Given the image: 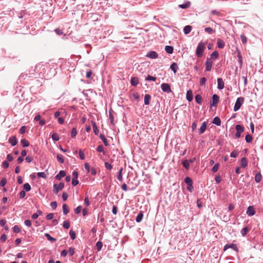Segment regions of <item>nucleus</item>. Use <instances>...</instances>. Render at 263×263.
<instances>
[{"label": "nucleus", "instance_id": "nucleus-15", "mask_svg": "<svg viewBox=\"0 0 263 263\" xmlns=\"http://www.w3.org/2000/svg\"><path fill=\"white\" fill-rule=\"evenodd\" d=\"M151 99V95H148V94H146L144 96V104L146 105H149V103H150Z\"/></svg>", "mask_w": 263, "mask_h": 263}, {"label": "nucleus", "instance_id": "nucleus-11", "mask_svg": "<svg viewBox=\"0 0 263 263\" xmlns=\"http://www.w3.org/2000/svg\"><path fill=\"white\" fill-rule=\"evenodd\" d=\"M224 87V83L221 78L217 79V88L218 89H222Z\"/></svg>", "mask_w": 263, "mask_h": 263}, {"label": "nucleus", "instance_id": "nucleus-47", "mask_svg": "<svg viewBox=\"0 0 263 263\" xmlns=\"http://www.w3.org/2000/svg\"><path fill=\"white\" fill-rule=\"evenodd\" d=\"M145 80L146 81H155L156 80V78L155 77H153V76H149L148 75L145 79Z\"/></svg>", "mask_w": 263, "mask_h": 263}, {"label": "nucleus", "instance_id": "nucleus-9", "mask_svg": "<svg viewBox=\"0 0 263 263\" xmlns=\"http://www.w3.org/2000/svg\"><path fill=\"white\" fill-rule=\"evenodd\" d=\"M8 141L12 146L16 145L18 142L15 136L10 137Z\"/></svg>", "mask_w": 263, "mask_h": 263}, {"label": "nucleus", "instance_id": "nucleus-51", "mask_svg": "<svg viewBox=\"0 0 263 263\" xmlns=\"http://www.w3.org/2000/svg\"><path fill=\"white\" fill-rule=\"evenodd\" d=\"M20 230H20V227L17 225H15L13 227V231L14 232V233H19L20 232Z\"/></svg>", "mask_w": 263, "mask_h": 263}, {"label": "nucleus", "instance_id": "nucleus-12", "mask_svg": "<svg viewBox=\"0 0 263 263\" xmlns=\"http://www.w3.org/2000/svg\"><path fill=\"white\" fill-rule=\"evenodd\" d=\"M186 98L187 100L189 102H191L193 100V92L191 89L188 90L187 91Z\"/></svg>", "mask_w": 263, "mask_h": 263}, {"label": "nucleus", "instance_id": "nucleus-24", "mask_svg": "<svg viewBox=\"0 0 263 263\" xmlns=\"http://www.w3.org/2000/svg\"><path fill=\"white\" fill-rule=\"evenodd\" d=\"M62 209L64 215H66L69 213V210L66 204H64L63 205Z\"/></svg>", "mask_w": 263, "mask_h": 263}, {"label": "nucleus", "instance_id": "nucleus-42", "mask_svg": "<svg viewBox=\"0 0 263 263\" xmlns=\"http://www.w3.org/2000/svg\"><path fill=\"white\" fill-rule=\"evenodd\" d=\"M63 227L66 229H68L70 227V222L69 221L66 220L63 222Z\"/></svg>", "mask_w": 263, "mask_h": 263}, {"label": "nucleus", "instance_id": "nucleus-6", "mask_svg": "<svg viewBox=\"0 0 263 263\" xmlns=\"http://www.w3.org/2000/svg\"><path fill=\"white\" fill-rule=\"evenodd\" d=\"M231 248L233 250L238 252V249L237 247V246L234 243H228L226 244L223 248V250L226 251L227 249Z\"/></svg>", "mask_w": 263, "mask_h": 263}, {"label": "nucleus", "instance_id": "nucleus-57", "mask_svg": "<svg viewBox=\"0 0 263 263\" xmlns=\"http://www.w3.org/2000/svg\"><path fill=\"white\" fill-rule=\"evenodd\" d=\"M7 183V179L6 178H3L0 182V185L2 186H4Z\"/></svg>", "mask_w": 263, "mask_h": 263}, {"label": "nucleus", "instance_id": "nucleus-48", "mask_svg": "<svg viewBox=\"0 0 263 263\" xmlns=\"http://www.w3.org/2000/svg\"><path fill=\"white\" fill-rule=\"evenodd\" d=\"M102 246H103V245H102V243L101 241H99L96 243V247L97 248V250L98 251H99L101 250Z\"/></svg>", "mask_w": 263, "mask_h": 263}, {"label": "nucleus", "instance_id": "nucleus-56", "mask_svg": "<svg viewBox=\"0 0 263 263\" xmlns=\"http://www.w3.org/2000/svg\"><path fill=\"white\" fill-rule=\"evenodd\" d=\"M20 198L23 199L26 196V192L24 191H21L19 193Z\"/></svg>", "mask_w": 263, "mask_h": 263}, {"label": "nucleus", "instance_id": "nucleus-53", "mask_svg": "<svg viewBox=\"0 0 263 263\" xmlns=\"http://www.w3.org/2000/svg\"><path fill=\"white\" fill-rule=\"evenodd\" d=\"M104 165L106 168L108 170H111L112 168V165L107 162H105Z\"/></svg>", "mask_w": 263, "mask_h": 263}, {"label": "nucleus", "instance_id": "nucleus-19", "mask_svg": "<svg viewBox=\"0 0 263 263\" xmlns=\"http://www.w3.org/2000/svg\"><path fill=\"white\" fill-rule=\"evenodd\" d=\"M143 213L142 211H140L137 215V217H136V221L137 222H140L142 221V218H143Z\"/></svg>", "mask_w": 263, "mask_h": 263}, {"label": "nucleus", "instance_id": "nucleus-36", "mask_svg": "<svg viewBox=\"0 0 263 263\" xmlns=\"http://www.w3.org/2000/svg\"><path fill=\"white\" fill-rule=\"evenodd\" d=\"M51 138L54 141H58L59 140V136L56 133H53L51 135Z\"/></svg>", "mask_w": 263, "mask_h": 263}, {"label": "nucleus", "instance_id": "nucleus-46", "mask_svg": "<svg viewBox=\"0 0 263 263\" xmlns=\"http://www.w3.org/2000/svg\"><path fill=\"white\" fill-rule=\"evenodd\" d=\"M77 128L76 127H73L72 130H71V137L72 138H73L74 137H76V136L77 135Z\"/></svg>", "mask_w": 263, "mask_h": 263}, {"label": "nucleus", "instance_id": "nucleus-5", "mask_svg": "<svg viewBox=\"0 0 263 263\" xmlns=\"http://www.w3.org/2000/svg\"><path fill=\"white\" fill-rule=\"evenodd\" d=\"M161 88L162 91L164 92L169 93L172 92L171 87L170 85L167 83H162L161 85Z\"/></svg>", "mask_w": 263, "mask_h": 263}, {"label": "nucleus", "instance_id": "nucleus-26", "mask_svg": "<svg viewBox=\"0 0 263 263\" xmlns=\"http://www.w3.org/2000/svg\"><path fill=\"white\" fill-rule=\"evenodd\" d=\"M237 58L239 64L241 65L242 64V57L241 55L240 51H238L237 53Z\"/></svg>", "mask_w": 263, "mask_h": 263}, {"label": "nucleus", "instance_id": "nucleus-49", "mask_svg": "<svg viewBox=\"0 0 263 263\" xmlns=\"http://www.w3.org/2000/svg\"><path fill=\"white\" fill-rule=\"evenodd\" d=\"M219 163H216V164H215V165L213 166V167H212V172H213V173H215V172H216L218 171V168H219Z\"/></svg>", "mask_w": 263, "mask_h": 263}, {"label": "nucleus", "instance_id": "nucleus-60", "mask_svg": "<svg viewBox=\"0 0 263 263\" xmlns=\"http://www.w3.org/2000/svg\"><path fill=\"white\" fill-rule=\"evenodd\" d=\"M84 203L86 205V206H88L90 205V201L89 200V199H88V197H86L85 198V199H84Z\"/></svg>", "mask_w": 263, "mask_h": 263}, {"label": "nucleus", "instance_id": "nucleus-7", "mask_svg": "<svg viewBox=\"0 0 263 263\" xmlns=\"http://www.w3.org/2000/svg\"><path fill=\"white\" fill-rule=\"evenodd\" d=\"M246 213L249 216H253L255 214L254 206L252 205L249 206L247 210Z\"/></svg>", "mask_w": 263, "mask_h": 263}, {"label": "nucleus", "instance_id": "nucleus-32", "mask_svg": "<svg viewBox=\"0 0 263 263\" xmlns=\"http://www.w3.org/2000/svg\"><path fill=\"white\" fill-rule=\"evenodd\" d=\"M92 127L95 134L96 135H98L99 131L97 126V124L95 122H92Z\"/></svg>", "mask_w": 263, "mask_h": 263}, {"label": "nucleus", "instance_id": "nucleus-39", "mask_svg": "<svg viewBox=\"0 0 263 263\" xmlns=\"http://www.w3.org/2000/svg\"><path fill=\"white\" fill-rule=\"evenodd\" d=\"M184 182L187 185H190V184H193L192 180L189 177H186L185 178Z\"/></svg>", "mask_w": 263, "mask_h": 263}, {"label": "nucleus", "instance_id": "nucleus-63", "mask_svg": "<svg viewBox=\"0 0 263 263\" xmlns=\"http://www.w3.org/2000/svg\"><path fill=\"white\" fill-rule=\"evenodd\" d=\"M24 224L28 227H30L31 226V221L30 220H26L24 221Z\"/></svg>", "mask_w": 263, "mask_h": 263}, {"label": "nucleus", "instance_id": "nucleus-52", "mask_svg": "<svg viewBox=\"0 0 263 263\" xmlns=\"http://www.w3.org/2000/svg\"><path fill=\"white\" fill-rule=\"evenodd\" d=\"M206 82V79L205 77H202L200 79V85L201 86H204L205 85Z\"/></svg>", "mask_w": 263, "mask_h": 263}, {"label": "nucleus", "instance_id": "nucleus-10", "mask_svg": "<svg viewBox=\"0 0 263 263\" xmlns=\"http://www.w3.org/2000/svg\"><path fill=\"white\" fill-rule=\"evenodd\" d=\"M146 57L149 58L154 59L158 57V54L154 51H151L147 53Z\"/></svg>", "mask_w": 263, "mask_h": 263}, {"label": "nucleus", "instance_id": "nucleus-17", "mask_svg": "<svg viewBox=\"0 0 263 263\" xmlns=\"http://www.w3.org/2000/svg\"><path fill=\"white\" fill-rule=\"evenodd\" d=\"M212 123L217 126H220L221 125V120L218 117H215L212 121Z\"/></svg>", "mask_w": 263, "mask_h": 263}, {"label": "nucleus", "instance_id": "nucleus-20", "mask_svg": "<svg viewBox=\"0 0 263 263\" xmlns=\"http://www.w3.org/2000/svg\"><path fill=\"white\" fill-rule=\"evenodd\" d=\"M217 46L219 48L222 49L224 47L225 43L221 39H218L217 40Z\"/></svg>", "mask_w": 263, "mask_h": 263}, {"label": "nucleus", "instance_id": "nucleus-40", "mask_svg": "<svg viewBox=\"0 0 263 263\" xmlns=\"http://www.w3.org/2000/svg\"><path fill=\"white\" fill-rule=\"evenodd\" d=\"M218 57V53L217 51H214L210 55V59H216Z\"/></svg>", "mask_w": 263, "mask_h": 263}, {"label": "nucleus", "instance_id": "nucleus-59", "mask_svg": "<svg viewBox=\"0 0 263 263\" xmlns=\"http://www.w3.org/2000/svg\"><path fill=\"white\" fill-rule=\"evenodd\" d=\"M50 206L52 209L54 210L57 207V203L56 201H52L50 203Z\"/></svg>", "mask_w": 263, "mask_h": 263}, {"label": "nucleus", "instance_id": "nucleus-4", "mask_svg": "<svg viewBox=\"0 0 263 263\" xmlns=\"http://www.w3.org/2000/svg\"><path fill=\"white\" fill-rule=\"evenodd\" d=\"M64 187V183L60 182L59 184H54L53 185V192L55 194L58 193L60 190L63 189Z\"/></svg>", "mask_w": 263, "mask_h": 263}, {"label": "nucleus", "instance_id": "nucleus-41", "mask_svg": "<svg viewBox=\"0 0 263 263\" xmlns=\"http://www.w3.org/2000/svg\"><path fill=\"white\" fill-rule=\"evenodd\" d=\"M109 120H110V123L112 124H114V116L112 114V113H111L110 110L109 111Z\"/></svg>", "mask_w": 263, "mask_h": 263}, {"label": "nucleus", "instance_id": "nucleus-54", "mask_svg": "<svg viewBox=\"0 0 263 263\" xmlns=\"http://www.w3.org/2000/svg\"><path fill=\"white\" fill-rule=\"evenodd\" d=\"M75 249L74 248H72V247H70L69 248V250H68V252H69V254L70 256H72L74 252H75Z\"/></svg>", "mask_w": 263, "mask_h": 263}, {"label": "nucleus", "instance_id": "nucleus-44", "mask_svg": "<svg viewBox=\"0 0 263 263\" xmlns=\"http://www.w3.org/2000/svg\"><path fill=\"white\" fill-rule=\"evenodd\" d=\"M69 235H70V238L72 240L75 239V238L76 237V235L75 232H74L73 230H71L69 231Z\"/></svg>", "mask_w": 263, "mask_h": 263}, {"label": "nucleus", "instance_id": "nucleus-43", "mask_svg": "<svg viewBox=\"0 0 263 263\" xmlns=\"http://www.w3.org/2000/svg\"><path fill=\"white\" fill-rule=\"evenodd\" d=\"M248 231V229L247 227L243 228L240 231V233L242 236H245L247 234V233Z\"/></svg>", "mask_w": 263, "mask_h": 263}, {"label": "nucleus", "instance_id": "nucleus-22", "mask_svg": "<svg viewBox=\"0 0 263 263\" xmlns=\"http://www.w3.org/2000/svg\"><path fill=\"white\" fill-rule=\"evenodd\" d=\"M261 178H262V176H261L260 172L256 174V175L255 176V181L257 183L261 181Z\"/></svg>", "mask_w": 263, "mask_h": 263}, {"label": "nucleus", "instance_id": "nucleus-58", "mask_svg": "<svg viewBox=\"0 0 263 263\" xmlns=\"http://www.w3.org/2000/svg\"><path fill=\"white\" fill-rule=\"evenodd\" d=\"M79 180L77 179L72 178V184L73 186H76L79 184Z\"/></svg>", "mask_w": 263, "mask_h": 263}, {"label": "nucleus", "instance_id": "nucleus-38", "mask_svg": "<svg viewBox=\"0 0 263 263\" xmlns=\"http://www.w3.org/2000/svg\"><path fill=\"white\" fill-rule=\"evenodd\" d=\"M253 139L252 136L250 134H247L246 136L245 140L247 143H250Z\"/></svg>", "mask_w": 263, "mask_h": 263}, {"label": "nucleus", "instance_id": "nucleus-14", "mask_svg": "<svg viewBox=\"0 0 263 263\" xmlns=\"http://www.w3.org/2000/svg\"><path fill=\"white\" fill-rule=\"evenodd\" d=\"M139 83V79L137 77H133L130 79V84L133 86H136Z\"/></svg>", "mask_w": 263, "mask_h": 263}, {"label": "nucleus", "instance_id": "nucleus-23", "mask_svg": "<svg viewBox=\"0 0 263 263\" xmlns=\"http://www.w3.org/2000/svg\"><path fill=\"white\" fill-rule=\"evenodd\" d=\"M45 236L46 237L48 240L54 242L56 241L57 239L55 238L52 237L50 234L48 233H45Z\"/></svg>", "mask_w": 263, "mask_h": 263}, {"label": "nucleus", "instance_id": "nucleus-35", "mask_svg": "<svg viewBox=\"0 0 263 263\" xmlns=\"http://www.w3.org/2000/svg\"><path fill=\"white\" fill-rule=\"evenodd\" d=\"M23 188L27 192L30 191L31 189V186L28 183H25L24 184Z\"/></svg>", "mask_w": 263, "mask_h": 263}, {"label": "nucleus", "instance_id": "nucleus-31", "mask_svg": "<svg viewBox=\"0 0 263 263\" xmlns=\"http://www.w3.org/2000/svg\"><path fill=\"white\" fill-rule=\"evenodd\" d=\"M100 138L102 140V141L103 142V143L105 146H108L109 144H108L107 140L104 135H103V134H100Z\"/></svg>", "mask_w": 263, "mask_h": 263}, {"label": "nucleus", "instance_id": "nucleus-1", "mask_svg": "<svg viewBox=\"0 0 263 263\" xmlns=\"http://www.w3.org/2000/svg\"><path fill=\"white\" fill-rule=\"evenodd\" d=\"M204 49L205 44L202 42H200L198 44L196 50V54L198 57H200L202 55Z\"/></svg>", "mask_w": 263, "mask_h": 263}, {"label": "nucleus", "instance_id": "nucleus-64", "mask_svg": "<svg viewBox=\"0 0 263 263\" xmlns=\"http://www.w3.org/2000/svg\"><path fill=\"white\" fill-rule=\"evenodd\" d=\"M91 76H92V72H91V71L90 70H88L86 72V78H88V79H90L91 78Z\"/></svg>", "mask_w": 263, "mask_h": 263}, {"label": "nucleus", "instance_id": "nucleus-50", "mask_svg": "<svg viewBox=\"0 0 263 263\" xmlns=\"http://www.w3.org/2000/svg\"><path fill=\"white\" fill-rule=\"evenodd\" d=\"M97 151L98 152H102L104 155L105 154L103 146L102 145H100L98 146V147L97 148Z\"/></svg>", "mask_w": 263, "mask_h": 263}, {"label": "nucleus", "instance_id": "nucleus-8", "mask_svg": "<svg viewBox=\"0 0 263 263\" xmlns=\"http://www.w3.org/2000/svg\"><path fill=\"white\" fill-rule=\"evenodd\" d=\"M219 97L217 95L214 94L212 96V102L211 104V106H216L218 102Z\"/></svg>", "mask_w": 263, "mask_h": 263}, {"label": "nucleus", "instance_id": "nucleus-37", "mask_svg": "<svg viewBox=\"0 0 263 263\" xmlns=\"http://www.w3.org/2000/svg\"><path fill=\"white\" fill-rule=\"evenodd\" d=\"M57 158L60 163H63L64 162V159L62 155L58 154L57 155Z\"/></svg>", "mask_w": 263, "mask_h": 263}, {"label": "nucleus", "instance_id": "nucleus-30", "mask_svg": "<svg viewBox=\"0 0 263 263\" xmlns=\"http://www.w3.org/2000/svg\"><path fill=\"white\" fill-rule=\"evenodd\" d=\"M123 170V167H121L118 172V175H117V178L120 181H122V179H123L122 174Z\"/></svg>", "mask_w": 263, "mask_h": 263}, {"label": "nucleus", "instance_id": "nucleus-61", "mask_svg": "<svg viewBox=\"0 0 263 263\" xmlns=\"http://www.w3.org/2000/svg\"><path fill=\"white\" fill-rule=\"evenodd\" d=\"M55 33L58 35H62L63 34V31L62 30L60 29L59 28H57L54 30Z\"/></svg>", "mask_w": 263, "mask_h": 263}, {"label": "nucleus", "instance_id": "nucleus-34", "mask_svg": "<svg viewBox=\"0 0 263 263\" xmlns=\"http://www.w3.org/2000/svg\"><path fill=\"white\" fill-rule=\"evenodd\" d=\"M204 31L209 34H212L215 32V31L211 27H205Z\"/></svg>", "mask_w": 263, "mask_h": 263}, {"label": "nucleus", "instance_id": "nucleus-3", "mask_svg": "<svg viewBox=\"0 0 263 263\" xmlns=\"http://www.w3.org/2000/svg\"><path fill=\"white\" fill-rule=\"evenodd\" d=\"M235 128L236 133L235 134V137L236 138H239L241 137V133L244 132L245 128L243 126L240 124H237L235 126Z\"/></svg>", "mask_w": 263, "mask_h": 263}, {"label": "nucleus", "instance_id": "nucleus-62", "mask_svg": "<svg viewBox=\"0 0 263 263\" xmlns=\"http://www.w3.org/2000/svg\"><path fill=\"white\" fill-rule=\"evenodd\" d=\"M81 209H82L81 206H78L74 210L75 213H76L77 214H79L81 211Z\"/></svg>", "mask_w": 263, "mask_h": 263}, {"label": "nucleus", "instance_id": "nucleus-18", "mask_svg": "<svg viewBox=\"0 0 263 263\" xmlns=\"http://www.w3.org/2000/svg\"><path fill=\"white\" fill-rule=\"evenodd\" d=\"M195 101L199 104H201L202 102V98L200 95L197 94L195 97Z\"/></svg>", "mask_w": 263, "mask_h": 263}, {"label": "nucleus", "instance_id": "nucleus-16", "mask_svg": "<svg viewBox=\"0 0 263 263\" xmlns=\"http://www.w3.org/2000/svg\"><path fill=\"white\" fill-rule=\"evenodd\" d=\"M206 127L207 124L206 122L204 121L202 123L200 127V134L203 133L205 131Z\"/></svg>", "mask_w": 263, "mask_h": 263}, {"label": "nucleus", "instance_id": "nucleus-13", "mask_svg": "<svg viewBox=\"0 0 263 263\" xmlns=\"http://www.w3.org/2000/svg\"><path fill=\"white\" fill-rule=\"evenodd\" d=\"M66 176V172L64 171L61 170L59 172V174L55 176L56 179L60 180L62 177Z\"/></svg>", "mask_w": 263, "mask_h": 263}, {"label": "nucleus", "instance_id": "nucleus-28", "mask_svg": "<svg viewBox=\"0 0 263 263\" xmlns=\"http://www.w3.org/2000/svg\"><path fill=\"white\" fill-rule=\"evenodd\" d=\"M182 164L183 166H184V167L186 170H188L189 168V167H190V163H189V160H187L186 159L183 160L182 162Z\"/></svg>", "mask_w": 263, "mask_h": 263}, {"label": "nucleus", "instance_id": "nucleus-21", "mask_svg": "<svg viewBox=\"0 0 263 263\" xmlns=\"http://www.w3.org/2000/svg\"><path fill=\"white\" fill-rule=\"evenodd\" d=\"M192 30V27L190 25L185 26L183 28V32L185 34H189Z\"/></svg>", "mask_w": 263, "mask_h": 263}, {"label": "nucleus", "instance_id": "nucleus-25", "mask_svg": "<svg viewBox=\"0 0 263 263\" xmlns=\"http://www.w3.org/2000/svg\"><path fill=\"white\" fill-rule=\"evenodd\" d=\"M247 166V161L245 157H243L241 159V167L245 168Z\"/></svg>", "mask_w": 263, "mask_h": 263}, {"label": "nucleus", "instance_id": "nucleus-33", "mask_svg": "<svg viewBox=\"0 0 263 263\" xmlns=\"http://www.w3.org/2000/svg\"><path fill=\"white\" fill-rule=\"evenodd\" d=\"M21 142L24 147H28L29 145V142L25 139H21Z\"/></svg>", "mask_w": 263, "mask_h": 263}, {"label": "nucleus", "instance_id": "nucleus-29", "mask_svg": "<svg viewBox=\"0 0 263 263\" xmlns=\"http://www.w3.org/2000/svg\"><path fill=\"white\" fill-rule=\"evenodd\" d=\"M191 5V3L190 2H187L185 4H180L179 5V7L182 9H186L190 7Z\"/></svg>", "mask_w": 263, "mask_h": 263}, {"label": "nucleus", "instance_id": "nucleus-45", "mask_svg": "<svg viewBox=\"0 0 263 263\" xmlns=\"http://www.w3.org/2000/svg\"><path fill=\"white\" fill-rule=\"evenodd\" d=\"M37 176L38 177H41L43 178H46L47 175L45 172H38L37 173Z\"/></svg>", "mask_w": 263, "mask_h": 263}, {"label": "nucleus", "instance_id": "nucleus-2", "mask_svg": "<svg viewBox=\"0 0 263 263\" xmlns=\"http://www.w3.org/2000/svg\"><path fill=\"white\" fill-rule=\"evenodd\" d=\"M244 98L243 97H239L237 99L234 106V111H237L241 107L244 102Z\"/></svg>", "mask_w": 263, "mask_h": 263}, {"label": "nucleus", "instance_id": "nucleus-55", "mask_svg": "<svg viewBox=\"0 0 263 263\" xmlns=\"http://www.w3.org/2000/svg\"><path fill=\"white\" fill-rule=\"evenodd\" d=\"M9 163L7 161H4L3 162H2V166L4 168H7L9 167Z\"/></svg>", "mask_w": 263, "mask_h": 263}, {"label": "nucleus", "instance_id": "nucleus-27", "mask_svg": "<svg viewBox=\"0 0 263 263\" xmlns=\"http://www.w3.org/2000/svg\"><path fill=\"white\" fill-rule=\"evenodd\" d=\"M165 50L167 53L172 54L173 52L174 48L172 46H166L165 47Z\"/></svg>", "mask_w": 263, "mask_h": 263}]
</instances>
